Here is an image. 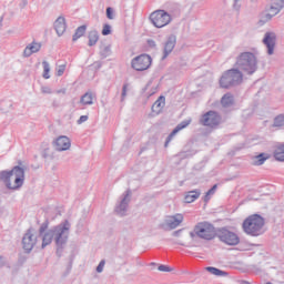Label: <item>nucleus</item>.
<instances>
[{
  "mask_svg": "<svg viewBox=\"0 0 284 284\" xmlns=\"http://www.w3.org/2000/svg\"><path fill=\"white\" fill-rule=\"evenodd\" d=\"M149 97H152V94H156V89H153L152 92L148 93Z\"/></svg>",
  "mask_w": 284,
  "mask_h": 284,
  "instance_id": "nucleus-44",
  "label": "nucleus"
},
{
  "mask_svg": "<svg viewBox=\"0 0 284 284\" xmlns=\"http://www.w3.org/2000/svg\"><path fill=\"white\" fill-rule=\"evenodd\" d=\"M6 265V258L0 255V267H3Z\"/></svg>",
  "mask_w": 284,
  "mask_h": 284,
  "instance_id": "nucleus-43",
  "label": "nucleus"
},
{
  "mask_svg": "<svg viewBox=\"0 0 284 284\" xmlns=\"http://www.w3.org/2000/svg\"><path fill=\"white\" fill-rule=\"evenodd\" d=\"M206 272H210V274H213V276H227L225 271H221L214 266H207Z\"/></svg>",
  "mask_w": 284,
  "mask_h": 284,
  "instance_id": "nucleus-28",
  "label": "nucleus"
},
{
  "mask_svg": "<svg viewBox=\"0 0 284 284\" xmlns=\"http://www.w3.org/2000/svg\"><path fill=\"white\" fill-rule=\"evenodd\" d=\"M243 83V72L239 69H231L224 72L220 79L221 88H232Z\"/></svg>",
  "mask_w": 284,
  "mask_h": 284,
  "instance_id": "nucleus-5",
  "label": "nucleus"
},
{
  "mask_svg": "<svg viewBox=\"0 0 284 284\" xmlns=\"http://www.w3.org/2000/svg\"><path fill=\"white\" fill-rule=\"evenodd\" d=\"M174 48H176V36L170 34L166 37L165 41L163 42L162 60L168 59V57L171 55L172 52L174 51Z\"/></svg>",
  "mask_w": 284,
  "mask_h": 284,
  "instance_id": "nucleus-14",
  "label": "nucleus"
},
{
  "mask_svg": "<svg viewBox=\"0 0 284 284\" xmlns=\"http://www.w3.org/2000/svg\"><path fill=\"white\" fill-rule=\"evenodd\" d=\"M174 236H179V231L174 232Z\"/></svg>",
  "mask_w": 284,
  "mask_h": 284,
  "instance_id": "nucleus-47",
  "label": "nucleus"
},
{
  "mask_svg": "<svg viewBox=\"0 0 284 284\" xmlns=\"http://www.w3.org/2000/svg\"><path fill=\"white\" fill-rule=\"evenodd\" d=\"M88 39H89L88 45H89L90 48H92V45H97V43L99 42V31H97V30H91V31L89 32Z\"/></svg>",
  "mask_w": 284,
  "mask_h": 284,
  "instance_id": "nucleus-26",
  "label": "nucleus"
},
{
  "mask_svg": "<svg viewBox=\"0 0 284 284\" xmlns=\"http://www.w3.org/2000/svg\"><path fill=\"white\" fill-rule=\"evenodd\" d=\"M53 148L57 152H65L72 148V142L70 141V138L60 135L53 141Z\"/></svg>",
  "mask_w": 284,
  "mask_h": 284,
  "instance_id": "nucleus-16",
  "label": "nucleus"
},
{
  "mask_svg": "<svg viewBox=\"0 0 284 284\" xmlns=\"http://www.w3.org/2000/svg\"><path fill=\"white\" fill-rule=\"evenodd\" d=\"M115 17L114 9L112 7L106 8V19L113 20Z\"/></svg>",
  "mask_w": 284,
  "mask_h": 284,
  "instance_id": "nucleus-36",
  "label": "nucleus"
},
{
  "mask_svg": "<svg viewBox=\"0 0 284 284\" xmlns=\"http://www.w3.org/2000/svg\"><path fill=\"white\" fill-rule=\"evenodd\" d=\"M265 225V220L261 215H251L243 222V230L245 234L250 236H261L263 234V227Z\"/></svg>",
  "mask_w": 284,
  "mask_h": 284,
  "instance_id": "nucleus-4",
  "label": "nucleus"
},
{
  "mask_svg": "<svg viewBox=\"0 0 284 284\" xmlns=\"http://www.w3.org/2000/svg\"><path fill=\"white\" fill-rule=\"evenodd\" d=\"M103 267H105V261H101L97 266L98 274H101V272H103Z\"/></svg>",
  "mask_w": 284,
  "mask_h": 284,
  "instance_id": "nucleus-38",
  "label": "nucleus"
},
{
  "mask_svg": "<svg viewBox=\"0 0 284 284\" xmlns=\"http://www.w3.org/2000/svg\"><path fill=\"white\" fill-rule=\"evenodd\" d=\"M95 65H98V68H100L101 63L100 62H95Z\"/></svg>",
  "mask_w": 284,
  "mask_h": 284,
  "instance_id": "nucleus-46",
  "label": "nucleus"
},
{
  "mask_svg": "<svg viewBox=\"0 0 284 284\" xmlns=\"http://www.w3.org/2000/svg\"><path fill=\"white\" fill-rule=\"evenodd\" d=\"M109 34H112V26L110 24H103L102 28V36L108 37Z\"/></svg>",
  "mask_w": 284,
  "mask_h": 284,
  "instance_id": "nucleus-34",
  "label": "nucleus"
},
{
  "mask_svg": "<svg viewBox=\"0 0 284 284\" xmlns=\"http://www.w3.org/2000/svg\"><path fill=\"white\" fill-rule=\"evenodd\" d=\"M0 181L4 183L8 190H19L23 187L26 170L21 166H14L11 171H1Z\"/></svg>",
  "mask_w": 284,
  "mask_h": 284,
  "instance_id": "nucleus-2",
  "label": "nucleus"
},
{
  "mask_svg": "<svg viewBox=\"0 0 284 284\" xmlns=\"http://www.w3.org/2000/svg\"><path fill=\"white\" fill-rule=\"evenodd\" d=\"M217 237L222 243H225V245H239V243H241L239 235L227 229L220 230Z\"/></svg>",
  "mask_w": 284,
  "mask_h": 284,
  "instance_id": "nucleus-10",
  "label": "nucleus"
},
{
  "mask_svg": "<svg viewBox=\"0 0 284 284\" xmlns=\"http://www.w3.org/2000/svg\"><path fill=\"white\" fill-rule=\"evenodd\" d=\"M191 239L199 236L204 241H212L214 239V225L209 222H200L194 226L193 232L190 233Z\"/></svg>",
  "mask_w": 284,
  "mask_h": 284,
  "instance_id": "nucleus-6",
  "label": "nucleus"
},
{
  "mask_svg": "<svg viewBox=\"0 0 284 284\" xmlns=\"http://www.w3.org/2000/svg\"><path fill=\"white\" fill-rule=\"evenodd\" d=\"M54 30L58 34V37H63L64 32H65V18L63 17H59L55 21H54Z\"/></svg>",
  "mask_w": 284,
  "mask_h": 284,
  "instance_id": "nucleus-20",
  "label": "nucleus"
},
{
  "mask_svg": "<svg viewBox=\"0 0 284 284\" xmlns=\"http://www.w3.org/2000/svg\"><path fill=\"white\" fill-rule=\"evenodd\" d=\"M221 104L223 108H232L234 105V95L232 93H225L221 99Z\"/></svg>",
  "mask_w": 284,
  "mask_h": 284,
  "instance_id": "nucleus-24",
  "label": "nucleus"
},
{
  "mask_svg": "<svg viewBox=\"0 0 284 284\" xmlns=\"http://www.w3.org/2000/svg\"><path fill=\"white\" fill-rule=\"evenodd\" d=\"M81 105H93L94 104V94L92 92L84 93L80 99Z\"/></svg>",
  "mask_w": 284,
  "mask_h": 284,
  "instance_id": "nucleus-22",
  "label": "nucleus"
},
{
  "mask_svg": "<svg viewBox=\"0 0 284 284\" xmlns=\"http://www.w3.org/2000/svg\"><path fill=\"white\" fill-rule=\"evenodd\" d=\"M265 284H272L271 282H267V283H265Z\"/></svg>",
  "mask_w": 284,
  "mask_h": 284,
  "instance_id": "nucleus-49",
  "label": "nucleus"
},
{
  "mask_svg": "<svg viewBox=\"0 0 284 284\" xmlns=\"http://www.w3.org/2000/svg\"><path fill=\"white\" fill-rule=\"evenodd\" d=\"M182 223L183 214L176 213L174 215H168L162 223V227L164 230H176V227H179V225H181Z\"/></svg>",
  "mask_w": 284,
  "mask_h": 284,
  "instance_id": "nucleus-13",
  "label": "nucleus"
},
{
  "mask_svg": "<svg viewBox=\"0 0 284 284\" xmlns=\"http://www.w3.org/2000/svg\"><path fill=\"white\" fill-rule=\"evenodd\" d=\"M85 30H88V27L81 26L75 30V33L73 34V41H79L81 37L85 34Z\"/></svg>",
  "mask_w": 284,
  "mask_h": 284,
  "instance_id": "nucleus-29",
  "label": "nucleus"
},
{
  "mask_svg": "<svg viewBox=\"0 0 284 284\" xmlns=\"http://www.w3.org/2000/svg\"><path fill=\"white\" fill-rule=\"evenodd\" d=\"M284 126V114H280L274 119V128H283Z\"/></svg>",
  "mask_w": 284,
  "mask_h": 284,
  "instance_id": "nucleus-32",
  "label": "nucleus"
},
{
  "mask_svg": "<svg viewBox=\"0 0 284 284\" xmlns=\"http://www.w3.org/2000/svg\"><path fill=\"white\" fill-rule=\"evenodd\" d=\"M39 50H41V43L38 42H31L29 43L24 50H23V57L28 58V57H32V54H36V52H39Z\"/></svg>",
  "mask_w": 284,
  "mask_h": 284,
  "instance_id": "nucleus-19",
  "label": "nucleus"
},
{
  "mask_svg": "<svg viewBox=\"0 0 284 284\" xmlns=\"http://www.w3.org/2000/svg\"><path fill=\"white\" fill-rule=\"evenodd\" d=\"M180 245H185V244H183V243H179Z\"/></svg>",
  "mask_w": 284,
  "mask_h": 284,
  "instance_id": "nucleus-48",
  "label": "nucleus"
},
{
  "mask_svg": "<svg viewBox=\"0 0 284 284\" xmlns=\"http://www.w3.org/2000/svg\"><path fill=\"white\" fill-rule=\"evenodd\" d=\"M158 270L159 272H172V268H170L168 265H160Z\"/></svg>",
  "mask_w": 284,
  "mask_h": 284,
  "instance_id": "nucleus-39",
  "label": "nucleus"
},
{
  "mask_svg": "<svg viewBox=\"0 0 284 284\" xmlns=\"http://www.w3.org/2000/svg\"><path fill=\"white\" fill-rule=\"evenodd\" d=\"M270 159V154L260 153L258 155L253 156L252 163L253 165H263Z\"/></svg>",
  "mask_w": 284,
  "mask_h": 284,
  "instance_id": "nucleus-25",
  "label": "nucleus"
},
{
  "mask_svg": "<svg viewBox=\"0 0 284 284\" xmlns=\"http://www.w3.org/2000/svg\"><path fill=\"white\" fill-rule=\"evenodd\" d=\"M42 65H43V79H50V63L48 61H43Z\"/></svg>",
  "mask_w": 284,
  "mask_h": 284,
  "instance_id": "nucleus-31",
  "label": "nucleus"
},
{
  "mask_svg": "<svg viewBox=\"0 0 284 284\" xmlns=\"http://www.w3.org/2000/svg\"><path fill=\"white\" fill-rule=\"evenodd\" d=\"M241 0H233V9H235L237 12L241 10V3H239Z\"/></svg>",
  "mask_w": 284,
  "mask_h": 284,
  "instance_id": "nucleus-41",
  "label": "nucleus"
},
{
  "mask_svg": "<svg viewBox=\"0 0 284 284\" xmlns=\"http://www.w3.org/2000/svg\"><path fill=\"white\" fill-rule=\"evenodd\" d=\"M215 192H216V184L213 185V187L210 189V190L206 192V194H205V196H204L205 203H207V201H210V196H212V194H214Z\"/></svg>",
  "mask_w": 284,
  "mask_h": 284,
  "instance_id": "nucleus-35",
  "label": "nucleus"
},
{
  "mask_svg": "<svg viewBox=\"0 0 284 284\" xmlns=\"http://www.w3.org/2000/svg\"><path fill=\"white\" fill-rule=\"evenodd\" d=\"M199 196H201L200 190L189 191L184 196V201H185V203H194V201H196V199H199Z\"/></svg>",
  "mask_w": 284,
  "mask_h": 284,
  "instance_id": "nucleus-23",
  "label": "nucleus"
},
{
  "mask_svg": "<svg viewBox=\"0 0 284 284\" xmlns=\"http://www.w3.org/2000/svg\"><path fill=\"white\" fill-rule=\"evenodd\" d=\"M274 156L276 161H284V144H281L280 146L276 148Z\"/></svg>",
  "mask_w": 284,
  "mask_h": 284,
  "instance_id": "nucleus-30",
  "label": "nucleus"
},
{
  "mask_svg": "<svg viewBox=\"0 0 284 284\" xmlns=\"http://www.w3.org/2000/svg\"><path fill=\"white\" fill-rule=\"evenodd\" d=\"M64 72H65V64H61L57 67V77H63Z\"/></svg>",
  "mask_w": 284,
  "mask_h": 284,
  "instance_id": "nucleus-37",
  "label": "nucleus"
},
{
  "mask_svg": "<svg viewBox=\"0 0 284 284\" xmlns=\"http://www.w3.org/2000/svg\"><path fill=\"white\" fill-rule=\"evenodd\" d=\"M150 21L155 28H165L172 22V16L165 10H156L150 14Z\"/></svg>",
  "mask_w": 284,
  "mask_h": 284,
  "instance_id": "nucleus-7",
  "label": "nucleus"
},
{
  "mask_svg": "<svg viewBox=\"0 0 284 284\" xmlns=\"http://www.w3.org/2000/svg\"><path fill=\"white\" fill-rule=\"evenodd\" d=\"M164 108H165V97L161 95L152 105V112H154V114H161Z\"/></svg>",
  "mask_w": 284,
  "mask_h": 284,
  "instance_id": "nucleus-21",
  "label": "nucleus"
},
{
  "mask_svg": "<svg viewBox=\"0 0 284 284\" xmlns=\"http://www.w3.org/2000/svg\"><path fill=\"white\" fill-rule=\"evenodd\" d=\"M241 284H250L247 281H242Z\"/></svg>",
  "mask_w": 284,
  "mask_h": 284,
  "instance_id": "nucleus-45",
  "label": "nucleus"
},
{
  "mask_svg": "<svg viewBox=\"0 0 284 284\" xmlns=\"http://www.w3.org/2000/svg\"><path fill=\"white\" fill-rule=\"evenodd\" d=\"M130 90V84L125 83L122 87V93H121V102L125 101V98L128 97V92Z\"/></svg>",
  "mask_w": 284,
  "mask_h": 284,
  "instance_id": "nucleus-33",
  "label": "nucleus"
},
{
  "mask_svg": "<svg viewBox=\"0 0 284 284\" xmlns=\"http://www.w3.org/2000/svg\"><path fill=\"white\" fill-rule=\"evenodd\" d=\"M263 43L266 48L267 54H274V49L276 48V33L266 32L263 38Z\"/></svg>",
  "mask_w": 284,
  "mask_h": 284,
  "instance_id": "nucleus-17",
  "label": "nucleus"
},
{
  "mask_svg": "<svg viewBox=\"0 0 284 284\" xmlns=\"http://www.w3.org/2000/svg\"><path fill=\"white\" fill-rule=\"evenodd\" d=\"M130 201H132V192L125 191L119 199L114 212L119 214V216H125L128 214V207L130 205Z\"/></svg>",
  "mask_w": 284,
  "mask_h": 284,
  "instance_id": "nucleus-9",
  "label": "nucleus"
},
{
  "mask_svg": "<svg viewBox=\"0 0 284 284\" xmlns=\"http://www.w3.org/2000/svg\"><path fill=\"white\" fill-rule=\"evenodd\" d=\"M88 121V115H81L78 120V125H81V123H85Z\"/></svg>",
  "mask_w": 284,
  "mask_h": 284,
  "instance_id": "nucleus-42",
  "label": "nucleus"
},
{
  "mask_svg": "<svg viewBox=\"0 0 284 284\" xmlns=\"http://www.w3.org/2000/svg\"><path fill=\"white\" fill-rule=\"evenodd\" d=\"M284 8V0H273L268 9L263 16L264 21H272L278 12Z\"/></svg>",
  "mask_w": 284,
  "mask_h": 284,
  "instance_id": "nucleus-12",
  "label": "nucleus"
},
{
  "mask_svg": "<svg viewBox=\"0 0 284 284\" xmlns=\"http://www.w3.org/2000/svg\"><path fill=\"white\" fill-rule=\"evenodd\" d=\"M42 94H50L52 92V89L50 87H41Z\"/></svg>",
  "mask_w": 284,
  "mask_h": 284,
  "instance_id": "nucleus-40",
  "label": "nucleus"
},
{
  "mask_svg": "<svg viewBox=\"0 0 284 284\" xmlns=\"http://www.w3.org/2000/svg\"><path fill=\"white\" fill-rule=\"evenodd\" d=\"M48 226L42 224L39 229V236L42 241V248L48 247L52 241H54L57 247H63L70 239V222L64 221L57 226L45 231Z\"/></svg>",
  "mask_w": 284,
  "mask_h": 284,
  "instance_id": "nucleus-1",
  "label": "nucleus"
},
{
  "mask_svg": "<svg viewBox=\"0 0 284 284\" xmlns=\"http://www.w3.org/2000/svg\"><path fill=\"white\" fill-rule=\"evenodd\" d=\"M235 65L240 72L252 77L258 70V58L253 52L244 51L236 57Z\"/></svg>",
  "mask_w": 284,
  "mask_h": 284,
  "instance_id": "nucleus-3",
  "label": "nucleus"
},
{
  "mask_svg": "<svg viewBox=\"0 0 284 284\" xmlns=\"http://www.w3.org/2000/svg\"><path fill=\"white\" fill-rule=\"evenodd\" d=\"M191 121L190 120H185L182 121L180 124H178L175 126V129L169 134V136L166 138L165 141V148H168V144L170 143V141H172V139H174V135H176L178 133L181 132V130H185V128H187V125H190Z\"/></svg>",
  "mask_w": 284,
  "mask_h": 284,
  "instance_id": "nucleus-18",
  "label": "nucleus"
},
{
  "mask_svg": "<svg viewBox=\"0 0 284 284\" xmlns=\"http://www.w3.org/2000/svg\"><path fill=\"white\" fill-rule=\"evenodd\" d=\"M100 57L102 59H108V57H112V45L111 44H104L100 48Z\"/></svg>",
  "mask_w": 284,
  "mask_h": 284,
  "instance_id": "nucleus-27",
  "label": "nucleus"
},
{
  "mask_svg": "<svg viewBox=\"0 0 284 284\" xmlns=\"http://www.w3.org/2000/svg\"><path fill=\"white\" fill-rule=\"evenodd\" d=\"M150 65H152V57L149 54L138 55L131 61V68L136 70V72H143L148 70Z\"/></svg>",
  "mask_w": 284,
  "mask_h": 284,
  "instance_id": "nucleus-8",
  "label": "nucleus"
},
{
  "mask_svg": "<svg viewBox=\"0 0 284 284\" xmlns=\"http://www.w3.org/2000/svg\"><path fill=\"white\" fill-rule=\"evenodd\" d=\"M201 123L207 128H216L221 123V115L215 111H209L202 116Z\"/></svg>",
  "mask_w": 284,
  "mask_h": 284,
  "instance_id": "nucleus-15",
  "label": "nucleus"
},
{
  "mask_svg": "<svg viewBox=\"0 0 284 284\" xmlns=\"http://www.w3.org/2000/svg\"><path fill=\"white\" fill-rule=\"evenodd\" d=\"M37 232H34L33 229H29L27 231V234L22 237V247L26 250V252H32L34 250V245H37L38 242Z\"/></svg>",
  "mask_w": 284,
  "mask_h": 284,
  "instance_id": "nucleus-11",
  "label": "nucleus"
}]
</instances>
